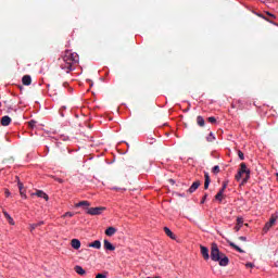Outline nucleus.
<instances>
[{
	"label": "nucleus",
	"mask_w": 278,
	"mask_h": 278,
	"mask_svg": "<svg viewBox=\"0 0 278 278\" xmlns=\"http://www.w3.org/2000/svg\"><path fill=\"white\" fill-rule=\"evenodd\" d=\"M74 270L75 273H77V275H81V276L86 275V269L79 265H76L74 267Z\"/></svg>",
	"instance_id": "obj_17"
},
{
	"label": "nucleus",
	"mask_w": 278,
	"mask_h": 278,
	"mask_svg": "<svg viewBox=\"0 0 278 278\" xmlns=\"http://www.w3.org/2000/svg\"><path fill=\"white\" fill-rule=\"evenodd\" d=\"M20 90H23V86H20Z\"/></svg>",
	"instance_id": "obj_40"
},
{
	"label": "nucleus",
	"mask_w": 278,
	"mask_h": 278,
	"mask_svg": "<svg viewBox=\"0 0 278 278\" xmlns=\"http://www.w3.org/2000/svg\"><path fill=\"white\" fill-rule=\"evenodd\" d=\"M75 207H84V210H89L88 207H90V202L80 201V202L75 204Z\"/></svg>",
	"instance_id": "obj_12"
},
{
	"label": "nucleus",
	"mask_w": 278,
	"mask_h": 278,
	"mask_svg": "<svg viewBox=\"0 0 278 278\" xmlns=\"http://www.w3.org/2000/svg\"><path fill=\"white\" fill-rule=\"evenodd\" d=\"M41 225H45L43 220L35 223V224H30V231H34V229H37V227H41Z\"/></svg>",
	"instance_id": "obj_23"
},
{
	"label": "nucleus",
	"mask_w": 278,
	"mask_h": 278,
	"mask_svg": "<svg viewBox=\"0 0 278 278\" xmlns=\"http://www.w3.org/2000/svg\"><path fill=\"white\" fill-rule=\"evenodd\" d=\"M3 214L7 220L10 223V225H14V219L12 218V216H10V214H8V212L5 211H3Z\"/></svg>",
	"instance_id": "obj_24"
},
{
	"label": "nucleus",
	"mask_w": 278,
	"mask_h": 278,
	"mask_svg": "<svg viewBox=\"0 0 278 278\" xmlns=\"http://www.w3.org/2000/svg\"><path fill=\"white\" fill-rule=\"evenodd\" d=\"M89 247L92 249H101V241L96 240V241L89 243Z\"/></svg>",
	"instance_id": "obj_22"
},
{
	"label": "nucleus",
	"mask_w": 278,
	"mask_h": 278,
	"mask_svg": "<svg viewBox=\"0 0 278 278\" xmlns=\"http://www.w3.org/2000/svg\"><path fill=\"white\" fill-rule=\"evenodd\" d=\"M35 194L36 197H39V199H45V201H49V195L42 190H38Z\"/></svg>",
	"instance_id": "obj_16"
},
{
	"label": "nucleus",
	"mask_w": 278,
	"mask_h": 278,
	"mask_svg": "<svg viewBox=\"0 0 278 278\" xmlns=\"http://www.w3.org/2000/svg\"><path fill=\"white\" fill-rule=\"evenodd\" d=\"M200 252L205 261L210 260V249H207L205 245H200Z\"/></svg>",
	"instance_id": "obj_5"
},
{
	"label": "nucleus",
	"mask_w": 278,
	"mask_h": 278,
	"mask_svg": "<svg viewBox=\"0 0 278 278\" xmlns=\"http://www.w3.org/2000/svg\"><path fill=\"white\" fill-rule=\"evenodd\" d=\"M10 123H12V118L10 116L5 115L1 118V125L3 127H8V125H10Z\"/></svg>",
	"instance_id": "obj_14"
},
{
	"label": "nucleus",
	"mask_w": 278,
	"mask_h": 278,
	"mask_svg": "<svg viewBox=\"0 0 278 278\" xmlns=\"http://www.w3.org/2000/svg\"><path fill=\"white\" fill-rule=\"evenodd\" d=\"M242 225H244V219L242 217H238L237 225L235 226V231H240V229H242Z\"/></svg>",
	"instance_id": "obj_8"
},
{
	"label": "nucleus",
	"mask_w": 278,
	"mask_h": 278,
	"mask_svg": "<svg viewBox=\"0 0 278 278\" xmlns=\"http://www.w3.org/2000/svg\"><path fill=\"white\" fill-rule=\"evenodd\" d=\"M199 186H201V181L197 180L194 181L190 188L188 189L187 192H189V194H192V192H197V190H199Z\"/></svg>",
	"instance_id": "obj_7"
},
{
	"label": "nucleus",
	"mask_w": 278,
	"mask_h": 278,
	"mask_svg": "<svg viewBox=\"0 0 278 278\" xmlns=\"http://www.w3.org/2000/svg\"><path fill=\"white\" fill-rule=\"evenodd\" d=\"M211 260L213 262H219V266H228L229 265V257L225 253H222L218 250V245L213 243L211 247Z\"/></svg>",
	"instance_id": "obj_2"
},
{
	"label": "nucleus",
	"mask_w": 278,
	"mask_h": 278,
	"mask_svg": "<svg viewBox=\"0 0 278 278\" xmlns=\"http://www.w3.org/2000/svg\"><path fill=\"white\" fill-rule=\"evenodd\" d=\"M207 142H214L216 140V137L213 132H210V135L206 137Z\"/></svg>",
	"instance_id": "obj_25"
},
{
	"label": "nucleus",
	"mask_w": 278,
	"mask_h": 278,
	"mask_svg": "<svg viewBox=\"0 0 278 278\" xmlns=\"http://www.w3.org/2000/svg\"><path fill=\"white\" fill-rule=\"evenodd\" d=\"M267 16L269 17H266L264 14H258V16L261 18H264L265 21H267L268 23H273V18H276L274 14L269 13V12H266Z\"/></svg>",
	"instance_id": "obj_13"
},
{
	"label": "nucleus",
	"mask_w": 278,
	"mask_h": 278,
	"mask_svg": "<svg viewBox=\"0 0 278 278\" xmlns=\"http://www.w3.org/2000/svg\"><path fill=\"white\" fill-rule=\"evenodd\" d=\"M205 199H207V194L204 195L203 200H202V203L205 202Z\"/></svg>",
	"instance_id": "obj_39"
},
{
	"label": "nucleus",
	"mask_w": 278,
	"mask_h": 278,
	"mask_svg": "<svg viewBox=\"0 0 278 278\" xmlns=\"http://www.w3.org/2000/svg\"><path fill=\"white\" fill-rule=\"evenodd\" d=\"M275 223H277V216H271L269 222L265 224V227L263 228V230L268 231L270 229V227H273V225H275Z\"/></svg>",
	"instance_id": "obj_6"
},
{
	"label": "nucleus",
	"mask_w": 278,
	"mask_h": 278,
	"mask_svg": "<svg viewBox=\"0 0 278 278\" xmlns=\"http://www.w3.org/2000/svg\"><path fill=\"white\" fill-rule=\"evenodd\" d=\"M216 201H219V203L223 202V191H218L215 195Z\"/></svg>",
	"instance_id": "obj_27"
},
{
	"label": "nucleus",
	"mask_w": 278,
	"mask_h": 278,
	"mask_svg": "<svg viewBox=\"0 0 278 278\" xmlns=\"http://www.w3.org/2000/svg\"><path fill=\"white\" fill-rule=\"evenodd\" d=\"M4 194H5V197H10V190L7 189Z\"/></svg>",
	"instance_id": "obj_37"
},
{
	"label": "nucleus",
	"mask_w": 278,
	"mask_h": 278,
	"mask_svg": "<svg viewBox=\"0 0 278 278\" xmlns=\"http://www.w3.org/2000/svg\"><path fill=\"white\" fill-rule=\"evenodd\" d=\"M29 127L34 128L36 127V121L28 122Z\"/></svg>",
	"instance_id": "obj_32"
},
{
	"label": "nucleus",
	"mask_w": 278,
	"mask_h": 278,
	"mask_svg": "<svg viewBox=\"0 0 278 278\" xmlns=\"http://www.w3.org/2000/svg\"><path fill=\"white\" fill-rule=\"evenodd\" d=\"M260 1H262L264 3V1H266V0H260Z\"/></svg>",
	"instance_id": "obj_41"
},
{
	"label": "nucleus",
	"mask_w": 278,
	"mask_h": 278,
	"mask_svg": "<svg viewBox=\"0 0 278 278\" xmlns=\"http://www.w3.org/2000/svg\"><path fill=\"white\" fill-rule=\"evenodd\" d=\"M204 190H207L210 188L211 179H210V173L205 172L204 173Z\"/></svg>",
	"instance_id": "obj_11"
},
{
	"label": "nucleus",
	"mask_w": 278,
	"mask_h": 278,
	"mask_svg": "<svg viewBox=\"0 0 278 278\" xmlns=\"http://www.w3.org/2000/svg\"><path fill=\"white\" fill-rule=\"evenodd\" d=\"M212 173H214V175H218V173H220V166L215 165V166L212 168Z\"/></svg>",
	"instance_id": "obj_28"
},
{
	"label": "nucleus",
	"mask_w": 278,
	"mask_h": 278,
	"mask_svg": "<svg viewBox=\"0 0 278 278\" xmlns=\"http://www.w3.org/2000/svg\"><path fill=\"white\" fill-rule=\"evenodd\" d=\"M238 155L240 160H244V153L242 151H238Z\"/></svg>",
	"instance_id": "obj_31"
},
{
	"label": "nucleus",
	"mask_w": 278,
	"mask_h": 278,
	"mask_svg": "<svg viewBox=\"0 0 278 278\" xmlns=\"http://www.w3.org/2000/svg\"><path fill=\"white\" fill-rule=\"evenodd\" d=\"M239 240H241L242 242H247V237H239Z\"/></svg>",
	"instance_id": "obj_36"
},
{
	"label": "nucleus",
	"mask_w": 278,
	"mask_h": 278,
	"mask_svg": "<svg viewBox=\"0 0 278 278\" xmlns=\"http://www.w3.org/2000/svg\"><path fill=\"white\" fill-rule=\"evenodd\" d=\"M245 174V178H243L242 184H247L249 179H251V169L247 168V163L240 164V169L238 170L237 175L235 176V179L237 181H240L242 179V175Z\"/></svg>",
	"instance_id": "obj_3"
},
{
	"label": "nucleus",
	"mask_w": 278,
	"mask_h": 278,
	"mask_svg": "<svg viewBox=\"0 0 278 278\" xmlns=\"http://www.w3.org/2000/svg\"><path fill=\"white\" fill-rule=\"evenodd\" d=\"M73 216H75L74 213H72V212H66L62 217H63V218H66V217L73 218Z\"/></svg>",
	"instance_id": "obj_29"
},
{
	"label": "nucleus",
	"mask_w": 278,
	"mask_h": 278,
	"mask_svg": "<svg viewBox=\"0 0 278 278\" xmlns=\"http://www.w3.org/2000/svg\"><path fill=\"white\" fill-rule=\"evenodd\" d=\"M71 244L76 251L81 249V241H79L78 239H73L71 241Z\"/></svg>",
	"instance_id": "obj_15"
},
{
	"label": "nucleus",
	"mask_w": 278,
	"mask_h": 278,
	"mask_svg": "<svg viewBox=\"0 0 278 278\" xmlns=\"http://www.w3.org/2000/svg\"><path fill=\"white\" fill-rule=\"evenodd\" d=\"M197 125H199V127H205V119L203 118V116L199 115L197 117Z\"/></svg>",
	"instance_id": "obj_20"
},
{
	"label": "nucleus",
	"mask_w": 278,
	"mask_h": 278,
	"mask_svg": "<svg viewBox=\"0 0 278 278\" xmlns=\"http://www.w3.org/2000/svg\"><path fill=\"white\" fill-rule=\"evenodd\" d=\"M23 86H31V76L24 75L22 78Z\"/></svg>",
	"instance_id": "obj_10"
},
{
	"label": "nucleus",
	"mask_w": 278,
	"mask_h": 278,
	"mask_svg": "<svg viewBox=\"0 0 278 278\" xmlns=\"http://www.w3.org/2000/svg\"><path fill=\"white\" fill-rule=\"evenodd\" d=\"M22 192H23L22 197H24V199H27V195H25V189H22Z\"/></svg>",
	"instance_id": "obj_38"
},
{
	"label": "nucleus",
	"mask_w": 278,
	"mask_h": 278,
	"mask_svg": "<svg viewBox=\"0 0 278 278\" xmlns=\"http://www.w3.org/2000/svg\"><path fill=\"white\" fill-rule=\"evenodd\" d=\"M164 231L166 236H168V238H170L172 240H176L177 237L175 236V233H173V231L168 227H164Z\"/></svg>",
	"instance_id": "obj_18"
},
{
	"label": "nucleus",
	"mask_w": 278,
	"mask_h": 278,
	"mask_svg": "<svg viewBox=\"0 0 278 278\" xmlns=\"http://www.w3.org/2000/svg\"><path fill=\"white\" fill-rule=\"evenodd\" d=\"M229 247H231V249H235V251H238V253H244V250H242L240 247H238L236 243L229 241L228 242Z\"/></svg>",
	"instance_id": "obj_19"
},
{
	"label": "nucleus",
	"mask_w": 278,
	"mask_h": 278,
	"mask_svg": "<svg viewBox=\"0 0 278 278\" xmlns=\"http://www.w3.org/2000/svg\"><path fill=\"white\" fill-rule=\"evenodd\" d=\"M17 186H18L20 194L21 197H23V190H24L23 182H17Z\"/></svg>",
	"instance_id": "obj_30"
},
{
	"label": "nucleus",
	"mask_w": 278,
	"mask_h": 278,
	"mask_svg": "<svg viewBox=\"0 0 278 278\" xmlns=\"http://www.w3.org/2000/svg\"><path fill=\"white\" fill-rule=\"evenodd\" d=\"M96 278H108V275L105 274H98Z\"/></svg>",
	"instance_id": "obj_34"
},
{
	"label": "nucleus",
	"mask_w": 278,
	"mask_h": 278,
	"mask_svg": "<svg viewBox=\"0 0 278 278\" xmlns=\"http://www.w3.org/2000/svg\"><path fill=\"white\" fill-rule=\"evenodd\" d=\"M114 233H116V228H114V227H109L105 230V236L112 237V236H114Z\"/></svg>",
	"instance_id": "obj_21"
},
{
	"label": "nucleus",
	"mask_w": 278,
	"mask_h": 278,
	"mask_svg": "<svg viewBox=\"0 0 278 278\" xmlns=\"http://www.w3.org/2000/svg\"><path fill=\"white\" fill-rule=\"evenodd\" d=\"M207 121H208V123L214 124V123H216V117H208Z\"/></svg>",
	"instance_id": "obj_33"
},
{
	"label": "nucleus",
	"mask_w": 278,
	"mask_h": 278,
	"mask_svg": "<svg viewBox=\"0 0 278 278\" xmlns=\"http://www.w3.org/2000/svg\"><path fill=\"white\" fill-rule=\"evenodd\" d=\"M104 249L105 251H116V247H114L108 239L104 240Z\"/></svg>",
	"instance_id": "obj_9"
},
{
	"label": "nucleus",
	"mask_w": 278,
	"mask_h": 278,
	"mask_svg": "<svg viewBox=\"0 0 278 278\" xmlns=\"http://www.w3.org/2000/svg\"><path fill=\"white\" fill-rule=\"evenodd\" d=\"M245 266H247V268H253V266H255V265H253V263H247Z\"/></svg>",
	"instance_id": "obj_35"
},
{
	"label": "nucleus",
	"mask_w": 278,
	"mask_h": 278,
	"mask_svg": "<svg viewBox=\"0 0 278 278\" xmlns=\"http://www.w3.org/2000/svg\"><path fill=\"white\" fill-rule=\"evenodd\" d=\"M103 212H105V207L103 206L87 208V214H89L90 216H101Z\"/></svg>",
	"instance_id": "obj_4"
},
{
	"label": "nucleus",
	"mask_w": 278,
	"mask_h": 278,
	"mask_svg": "<svg viewBox=\"0 0 278 278\" xmlns=\"http://www.w3.org/2000/svg\"><path fill=\"white\" fill-rule=\"evenodd\" d=\"M227 186H229V181H224L223 187L219 189V192L224 194L225 190H227Z\"/></svg>",
	"instance_id": "obj_26"
},
{
	"label": "nucleus",
	"mask_w": 278,
	"mask_h": 278,
	"mask_svg": "<svg viewBox=\"0 0 278 278\" xmlns=\"http://www.w3.org/2000/svg\"><path fill=\"white\" fill-rule=\"evenodd\" d=\"M79 62V55L76 52L66 50L61 59H59V64L62 71L71 73L73 71V65Z\"/></svg>",
	"instance_id": "obj_1"
}]
</instances>
